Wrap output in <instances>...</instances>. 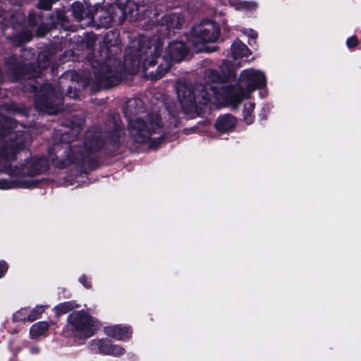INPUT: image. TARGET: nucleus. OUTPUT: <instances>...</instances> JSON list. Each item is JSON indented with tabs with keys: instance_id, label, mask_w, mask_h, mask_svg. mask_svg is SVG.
Segmentation results:
<instances>
[{
	"instance_id": "ddd939ff",
	"label": "nucleus",
	"mask_w": 361,
	"mask_h": 361,
	"mask_svg": "<svg viewBox=\"0 0 361 361\" xmlns=\"http://www.w3.org/2000/svg\"><path fill=\"white\" fill-rule=\"evenodd\" d=\"M183 23V17L179 13H173L164 16L163 18V23L169 29L179 28Z\"/></svg>"
},
{
	"instance_id": "a211bd4d",
	"label": "nucleus",
	"mask_w": 361,
	"mask_h": 361,
	"mask_svg": "<svg viewBox=\"0 0 361 361\" xmlns=\"http://www.w3.org/2000/svg\"><path fill=\"white\" fill-rule=\"evenodd\" d=\"M44 311V306H36L32 310L29 311V315L27 316V321L33 322V321L37 319Z\"/></svg>"
},
{
	"instance_id": "412c9836",
	"label": "nucleus",
	"mask_w": 361,
	"mask_h": 361,
	"mask_svg": "<svg viewBox=\"0 0 361 361\" xmlns=\"http://www.w3.org/2000/svg\"><path fill=\"white\" fill-rule=\"evenodd\" d=\"M170 114V122H169V126H176L178 123V118H177V113L169 111Z\"/></svg>"
},
{
	"instance_id": "b1692460",
	"label": "nucleus",
	"mask_w": 361,
	"mask_h": 361,
	"mask_svg": "<svg viewBox=\"0 0 361 361\" xmlns=\"http://www.w3.org/2000/svg\"><path fill=\"white\" fill-rule=\"evenodd\" d=\"M8 265L6 262L1 261L0 262V278H1L5 273L7 271Z\"/></svg>"
},
{
	"instance_id": "bb28decb",
	"label": "nucleus",
	"mask_w": 361,
	"mask_h": 361,
	"mask_svg": "<svg viewBox=\"0 0 361 361\" xmlns=\"http://www.w3.org/2000/svg\"><path fill=\"white\" fill-rule=\"evenodd\" d=\"M39 351V349L37 347H33L31 348V353L33 354H37Z\"/></svg>"
},
{
	"instance_id": "393cba45",
	"label": "nucleus",
	"mask_w": 361,
	"mask_h": 361,
	"mask_svg": "<svg viewBox=\"0 0 361 361\" xmlns=\"http://www.w3.org/2000/svg\"><path fill=\"white\" fill-rule=\"evenodd\" d=\"M111 19L110 17H105L102 20H101V25L104 27H108L111 23Z\"/></svg>"
},
{
	"instance_id": "dca6fc26",
	"label": "nucleus",
	"mask_w": 361,
	"mask_h": 361,
	"mask_svg": "<svg viewBox=\"0 0 361 361\" xmlns=\"http://www.w3.org/2000/svg\"><path fill=\"white\" fill-rule=\"evenodd\" d=\"M78 305L75 302L69 301L61 303L54 307L56 313L57 314H63L69 311L73 310L77 307Z\"/></svg>"
},
{
	"instance_id": "a878e982",
	"label": "nucleus",
	"mask_w": 361,
	"mask_h": 361,
	"mask_svg": "<svg viewBox=\"0 0 361 361\" xmlns=\"http://www.w3.org/2000/svg\"><path fill=\"white\" fill-rule=\"evenodd\" d=\"M79 281L80 282L83 284V286L86 288H90V284L89 283L87 282V279L85 276H81L80 279H79Z\"/></svg>"
},
{
	"instance_id": "5701e85b",
	"label": "nucleus",
	"mask_w": 361,
	"mask_h": 361,
	"mask_svg": "<svg viewBox=\"0 0 361 361\" xmlns=\"http://www.w3.org/2000/svg\"><path fill=\"white\" fill-rule=\"evenodd\" d=\"M242 32L244 35H247L249 37L252 39H256V37H257V32L252 29H243Z\"/></svg>"
},
{
	"instance_id": "6ab92c4d",
	"label": "nucleus",
	"mask_w": 361,
	"mask_h": 361,
	"mask_svg": "<svg viewBox=\"0 0 361 361\" xmlns=\"http://www.w3.org/2000/svg\"><path fill=\"white\" fill-rule=\"evenodd\" d=\"M29 315V310L27 308H22L13 314V319L15 322L27 320Z\"/></svg>"
},
{
	"instance_id": "f8f14e48",
	"label": "nucleus",
	"mask_w": 361,
	"mask_h": 361,
	"mask_svg": "<svg viewBox=\"0 0 361 361\" xmlns=\"http://www.w3.org/2000/svg\"><path fill=\"white\" fill-rule=\"evenodd\" d=\"M160 53L159 47L154 45L149 47L146 50L142 47L141 49L140 61H142L144 68L146 70L148 67L154 66L155 63V57Z\"/></svg>"
},
{
	"instance_id": "4468645a",
	"label": "nucleus",
	"mask_w": 361,
	"mask_h": 361,
	"mask_svg": "<svg viewBox=\"0 0 361 361\" xmlns=\"http://www.w3.org/2000/svg\"><path fill=\"white\" fill-rule=\"evenodd\" d=\"M49 329V324L46 322H39L34 324L30 329V334L32 338H37L41 336H44Z\"/></svg>"
},
{
	"instance_id": "aec40b11",
	"label": "nucleus",
	"mask_w": 361,
	"mask_h": 361,
	"mask_svg": "<svg viewBox=\"0 0 361 361\" xmlns=\"http://www.w3.org/2000/svg\"><path fill=\"white\" fill-rule=\"evenodd\" d=\"M44 110L49 114H55L60 110V106L56 105L55 106L50 107L49 105H46L44 107Z\"/></svg>"
},
{
	"instance_id": "cd10ccee",
	"label": "nucleus",
	"mask_w": 361,
	"mask_h": 361,
	"mask_svg": "<svg viewBox=\"0 0 361 361\" xmlns=\"http://www.w3.org/2000/svg\"><path fill=\"white\" fill-rule=\"evenodd\" d=\"M4 15L5 14L1 11H0V18L4 19L5 18ZM0 23H4V22H3V20H0Z\"/></svg>"
},
{
	"instance_id": "1a4fd4ad",
	"label": "nucleus",
	"mask_w": 361,
	"mask_h": 361,
	"mask_svg": "<svg viewBox=\"0 0 361 361\" xmlns=\"http://www.w3.org/2000/svg\"><path fill=\"white\" fill-rule=\"evenodd\" d=\"M90 346L92 350H98L99 353L112 356H120L125 353V349L118 345L111 344L104 340H92Z\"/></svg>"
},
{
	"instance_id": "2eb2a0df",
	"label": "nucleus",
	"mask_w": 361,
	"mask_h": 361,
	"mask_svg": "<svg viewBox=\"0 0 361 361\" xmlns=\"http://www.w3.org/2000/svg\"><path fill=\"white\" fill-rule=\"evenodd\" d=\"M231 5L235 10L241 11H252L255 10L258 6L257 3L254 1H242L232 4Z\"/></svg>"
},
{
	"instance_id": "423d86ee",
	"label": "nucleus",
	"mask_w": 361,
	"mask_h": 361,
	"mask_svg": "<svg viewBox=\"0 0 361 361\" xmlns=\"http://www.w3.org/2000/svg\"><path fill=\"white\" fill-rule=\"evenodd\" d=\"M68 324L80 338L93 335L99 326L98 322L84 311H74L68 317Z\"/></svg>"
},
{
	"instance_id": "f257e3e1",
	"label": "nucleus",
	"mask_w": 361,
	"mask_h": 361,
	"mask_svg": "<svg viewBox=\"0 0 361 361\" xmlns=\"http://www.w3.org/2000/svg\"><path fill=\"white\" fill-rule=\"evenodd\" d=\"M206 82L205 85L198 84L178 90V99L185 114L196 112L200 114L209 102L217 106L231 105L236 108L253 91L267 85L264 73L255 69L241 71L239 82L235 86L226 85L218 72L213 70L206 72Z\"/></svg>"
},
{
	"instance_id": "6e6552de",
	"label": "nucleus",
	"mask_w": 361,
	"mask_h": 361,
	"mask_svg": "<svg viewBox=\"0 0 361 361\" xmlns=\"http://www.w3.org/2000/svg\"><path fill=\"white\" fill-rule=\"evenodd\" d=\"M231 53L235 68L230 66L228 61H224L221 66V72L225 79H230L235 76V69L242 66L243 61H247L250 51L247 46L241 42L236 40L232 45Z\"/></svg>"
},
{
	"instance_id": "39448f33",
	"label": "nucleus",
	"mask_w": 361,
	"mask_h": 361,
	"mask_svg": "<svg viewBox=\"0 0 361 361\" xmlns=\"http://www.w3.org/2000/svg\"><path fill=\"white\" fill-rule=\"evenodd\" d=\"M161 126L158 114L148 116L146 121L131 119L129 121L128 130L132 139L137 142H146L150 140L153 133H159Z\"/></svg>"
},
{
	"instance_id": "20e7f679",
	"label": "nucleus",
	"mask_w": 361,
	"mask_h": 361,
	"mask_svg": "<svg viewBox=\"0 0 361 361\" xmlns=\"http://www.w3.org/2000/svg\"><path fill=\"white\" fill-rule=\"evenodd\" d=\"M219 34V27L214 22L203 21L192 28L188 36V40L197 52L208 51L204 44L215 42Z\"/></svg>"
},
{
	"instance_id": "9d476101",
	"label": "nucleus",
	"mask_w": 361,
	"mask_h": 361,
	"mask_svg": "<svg viewBox=\"0 0 361 361\" xmlns=\"http://www.w3.org/2000/svg\"><path fill=\"white\" fill-rule=\"evenodd\" d=\"M104 333L109 337L121 341L129 338L131 334V331L128 326L114 325L105 327Z\"/></svg>"
},
{
	"instance_id": "9b49d317",
	"label": "nucleus",
	"mask_w": 361,
	"mask_h": 361,
	"mask_svg": "<svg viewBox=\"0 0 361 361\" xmlns=\"http://www.w3.org/2000/svg\"><path fill=\"white\" fill-rule=\"evenodd\" d=\"M237 121L235 117L230 114L220 116L216 123L215 127L218 132L221 133H228L233 130Z\"/></svg>"
},
{
	"instance_id": "7ed1b4c3",
	"label": "nucleus",
	"mask_w": 361,
	"mask_h": 361,
	"mask_svg": "<svg viewBox=\"0 0 361 361\" xmlns=\"http://www.w3.org/2000/svg\"><path fill=\"white\" fill-rule=\"evenodd\" d=\"M101 147L102 141L99 137L97 135L91 137L90 133H88L84 142V149L82 147H72L66 151L65 158L56 157L53 162L61 168L73 165L78 170L82 171L84 166L89 161L90 153L97 151Z\"/></svg>"
},
{
	"instance_id": "c85d7f7f",
	"label": "nucleus",
	"mask_w": 361,
	"mask_h": 361,
	"mask_svg": "<svg viewBox=\"0 0 361 361\" xmlns=\"http://www.w3.org/2000/svg\"><path fill=\"white\" fill-rule=\"evenodd\" d=\"M135 102L136 104H138L140 102V100H135V102Z\"/></svg>"
},
{
	"instance_id": "4be33fe9",
	"label": "nucleus",
	"mask_w": 361,
	"mask_h": 361,
	"mask_svg": "<svg viewBox=\"0 0 361 361\" xmlns=\"http://www.w3.org/2000/svg\"><path fill=\"white\" fill-rule=\"evenodd\" d=\"M357 38L355 36L350 37L347 39L346 44L349 48L355 47L357 44Z\"/></svg>"
},
{
	"instance_id": "f3484780",
	"label": "nucleus",
	"mask_w": 361,
	"mask_h": 361,
	"mask_svg": "<svg viewBox=\"0 0 361 361\" xmlns=\"http://www.w3.org/2000/svg\"><path fill=\"white\" fill-rule=\"evenodd\" d=\"M255 107V104L251 102L245 104L244 109L243 111V120L247 124H251L253 122L254 117L252 111Z\"/></svg>"
},
{
	"instance_id": "0eeeda50",
	"label": "nucleus",
	"mask_w": 361,
	"mask_h": 361,
	"mask_svg": "<svg viewBox=\"0 0 361 361\" xmlns=\"http://www.w3.org/2000/svg\"><path fill=\"white\" fill-rule=\"evenodd\" d=\"M168 55L163 57L164 63H161L156 72H151L149 77L154 80H159L168 71L171 62H180L185 56L188 49L182 42H173L169 45Z\"/></svg>"
},
{
	"instance_id": "f03ea898",
	"label": "nucleus",
	"mask_w": 361,
	"mask_h": 361,
	"mask_svg": "<svg viewBox=\"0 0 361 361\" xmlns=\"http://www.w3.org/2000/svg\"><path fill=\"white\" fill-rule=\"evenodd\" d=\"M20 148L17 141L6 142L0 148V171L7 173L11 176L16 177L11 183L0 180V189L13 188H30L36 185L31 177L37 176L44 170L43 159L32 158L20 168L12 169L11 162L15 158L16 152Z\"/></svg>"
}]
</instances>
